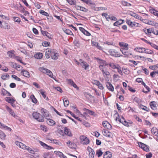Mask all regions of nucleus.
Here are the masks:
<instances>
[{
	"instance_id": "nucleus-1",
	"label": "nucleus",
	"mask_w": 158,
	"mask_h": 158,
	"mask_svg": "<svg viewBox=\"0 0 158 158\" xmlns=\"http://www.w3.org/2000/svg\"><path fill=\"white\" fill-rule=\"evenodd\" d=\"M15 144L18 146H19L20 148H22L24 150H26L30 153L32 154H34V151L31 148L27 146L25 144L22 143L18 141H16L15 142Z\"/></svg>"
},
{
	"instance_id": "nucleus-2",
	"label": "nucleus",
	"mask_w": 158,
	"mask_h": 158,
	"mask_svg": "<svg viewBox=\"0 0 158 158\" xmlns=\"http://www.w3.org/2000/svg\"><path fill=\"white\" fill-rule=\"evenodd\" d=\"M32 116L39 122H43L44 121V117L40 113L34 112L32 114Z\"/></svg>"
},
{
	"instance_id": "nucleus-3",
	"label": "nucleus",
	"mask_w": 158,
	"mask_h": 158,
	"mask_svg": "<svg viewBox=\"0 0 158 158\" xmlns=\"http://www.w3.org/2000/svg\"><path fill=\"white\" fill-rule=\"evenodd\" d=\"M96 60L99 64V67L100 69H107L108 68V64L105 61L96 58Z\"/></svg>"
},
{
	"instance_id": "nucleus-4",
	"label": "nucleus",
	"mask_w": 158,
	"mask_h": 158,
	"mask_svg": "<svg viewBox=\"0 0 158 158\" xmlns=\"http://www.w3.org/2000/svg\"><path fill=\"white\" fill-rule=\"evenodd\" d=\"M80 142L84 145H87L89 143V139L85 135H81L80 137Z\"/></svg>"
},
{
	"instance_id": "nucleus-5",
	"label": "nucleus",
	"mask_w": 158,
	"mask_h": 158,
	"mask_svg": "<svg viewBox=\"0 0 158 158\" xmlns=\"http://www.w3.org/2000/svg\"><path fill=\"white\" fill-rule=\"evenodd\" d=\"M109 52L111 55L115 57H119L123 56L122 55H120L119 53L114 49H110L109 51Z\"/></svg>"
},
{
	"instance_id": "nucleus-6",
	"label": "nucleus",
	"mask_w": 158,
	"mask_h": 158,
	"mask_svg": "<svg viewBox=\"0 0 158 158\" xmlns=\"http://www.w3.org/2000/svg\"><path fill=\"white\" fill-rule=\"evenodd\" d=\"M128 48H121L120 51L125 56V57H128L132 55L130 51L128 50Z\"/></svg>"
},
{
	"instance_id": "nucleus-7",
	"label": "nucleus",
	"mask_w": 158,
	"mask_h": 158,
	"mask_svg": "<svg viewBox=\"0 0 158 158\" xmlns=\"http://www.w3.org/2000/svg\"><path fill=\"white\" fill-rule=\"evenodd\" d=\"M59 56L58 53L57 52L56 50L52 49V53L51 57L52 59L54 60H57Z\"/></svg>"
},
{
	"instance_id": "nucleus-8",
	"label": "nucleus",
	"mask_w": 158,
	"mask_h": 158,
	"mask_svg": "<svg viewBox=\"0 0 158 158\" xmlns=\"http://www.w3.org/2000/svg\"><path fill=\"white\" fill-rule=\"evenodd\" d=\"M108 68H112L113 69H120L121 68L118 64L113 63L109 64L107 65Z\"/></svg>"
},
{
	"instance_id": "nucleus-9",
	"label": "nucleus",
	"mask_w": 158,
	"mask_h": 158,
	"mask_svg": "<svg viewBox=\"0 0 158 158\" xmlns=\"http://www.w3.org/2000/svg\"><path fill=\"white\" fill-rule=\"evenodd\" d=\"M102 72L106 80L108 81L109 78L110 77L109 72L107 70H102Z\"/></svg>"
},
{
	"instance_id": "nucleus-10",
	"label": "nucleus",
	"mask_w": 158,
	"mask_h": 158,
	"mask_svg": "<svg viewBox=\"0 0 158 158\" xmlns=\"http://www.w3.org/2000/svg\"><path fill=\"white\" fill-rule=\"evenodd\" d=\"M87 149L88 151L89 152V157L90 158H94L95 154L94 150L89 146L87 147Z\"/></svg>"
},
{
	"instance_id": "nucleus-11",
	"label": "nucleus",
	"mask_w": 158,
	"mask_h": 158,
	"mask_svg": "<svg viewBox=\"0 0 158 158\" xmlns=\"http://www.w3.org/2000/svg\"><path fill=\"white\" fill-rule=\"evenodd\" d=\"M83 111H85V112L84 113V114H89L93 115L94 116H96V114H95V112L92 110H90L89 109H88L86 108H84L83 109Z\"/></svg>"
},
{
	"instance_id": "nucleus-12",
	"label": "nucleus",
	"mask_w": 158,
	"mask_h": 158,
	"mask_svg": "<svg viewBox=\"0 0 158 158\" xmlns=\"http://www.w3.org/2000/svg\"><path fill=\"white\" fill-rule=\"evenodd\" d=\"M67 146L70 148L75 149L76 147V144L74 143H72L70 140L66 142Z\"/></svg>"
},
{
	"instance_id": "nucleus-13",
	"label": "nucleus",
	"mask_w": 158,
	"mask_h": 158,
	"mask_svg": "<svg viewBox=\"0 0 158 158\" xmlns=\"http://www.w3.org/2000/svg\"><path fill=\"white\" fill-rule=\"evenodd\" d=\"M39 142L40 144L44 148L46 149L50 150L53 149V148H52V147L47 145V144L43 143V142H42L41 141H39Z\"/></svg>"
},
{
	"instance_id": "nucleus-14",
	"label": "nucleus",
	"mask_w": 158,
	"mask_h": 158,
	"mask_svg": "<svg viewBox=\"0 0 158 158\" xmlns=\"http://www.w3.org/2000/svg\"><path fill=\"white\" fill-rule=\"evenodd\" d=\"M79 61L80 62L81 65L85 69L88 68L89 65L86 62H85L82 59L79 60Z\"/></svg>"
},
{
	"instance_id": "nucleus-15",
	"label": "nucleus",
	"mask_w": 158,
	"mask_h": 158,
	"mask_svg": "<svg viewBox=\"0 0 158 158\" xmlns=\"http://www.w3.org/2000/svg\"><path fill=\"white\" fill-rule=\"evenodd\" d=\"M103 135L108 137H111L112 134L107 130L104 129L102 131Z\"/></svg>"
},
{
	"instance_id": "nucleus-16",
	"label": "nucleus",
	"mask_w": 158,
	"mask_h": 158,
	"mask_svg": "<svg viewBox=\"0 0 158 158\" xmlns=\"http://www.w3.org/2000/svg\"><path fill=\"white\" fill-rule=\"evenodd\" d=\"M6 108L7 110L9 112L11 115L14 117H17V116L15 115V113H14V111L12 110V109L10 108L8 106H6Z\"/></svg>"
},
{
	"instance_id": "nucleus-17",
	"label": "nucleus",
	"mask_w": 158,
	"mask_h": 158,
	"mask_svg": "<svg viewBox=\"0 0 158 158\" xmlns=\"http://www.w3.org/2000/svg\"><path fill=\"white\" fill-rule=\"evenodd\" d=\"M75 7L77 10L83 12H87L88 10V9L86 8L79 5H75Z\"/></svg>"
},
{
	"instance_id": "nucleus-18",
	"label": "nucleus",
	"mask_w": 158,
	"mask_h": 158,
	"mask_svg": "<svg viewBox=\"0 0 158 158\" xmlns=\"http://www.w3.org/2000/svg\"><path fill=\"white\" fill-rule=\"evenodd\" d=\"M52 53V49H47L46 50L45 54L47 58H49L51 56Z\"/></svg>"
},
{
	"instance_id": "nucleus-19",
	"label": "nucleus",
	"mask_w": 158,
	"mask_h": 158,
	"mask_svg": "<svg viewBox=\"0 0 158 158\" xmlns=\"http://www.w3.org/2000/svg\"><path fill=\"white\" fill-rule=\"evenodd\" d=\"M40 71L42 73L46 74L51 77L53 75L52 73L50 70H41Z\"/></svg>"
},
{
	"instance_id": "nucleus-20",
	"label": "nucleus",
	"mask_w": 158,
	"mask_h": 158,
	"mask_svg": "<svg viewBox=\"0 0 158 158\" xmlns=\"http://www.w3.org/2000/svg\"><path fill=\"white\" fill-rule=\"evenodd\" d=\"M102 125L104 127L107 129H110L111 128V125L106 121H104L102 123Z\"/></svg>"
},
{
	"instance_id": "nucleus-21",
	"label": "nucleus",
	"mask_w": 158,
	"mask_h": 158,
	"mask_svg": "<svg viewBox=\"0 0 158 158\" xmlns=\"http://www.w3.org/2000/svg\"><path fill=\"white\" fill-rule=\"evenodd\" d=\"M0 128L2 129H4L10 131H11L12 130L10 128L6 126L5 124L1 123L0 122Z\"/></svg>"
},
{
	"instance_id": "nucleus-22",
	"label": "nucleus",
	"mask_w": 158,
	"mask_h": 158,
	"mask_svg": "<svg viewBox=\"0 0 158 158\" xmlns=\"http://www.w3.org/2000/svg\"><path fill=\"white\" fill-rule=\"evenodd\" d=\"M64 133L65 135H68L69 136H72V134L71 133L70 130L68 128L66 127H65L64 128Z\"/></svg>"
},
{
	"instance_id": "nucleus-23",
	"label": "nucleus",
	"mask_w": 158,
	"mask_h": 158,
	"mask_svg": "<svg viewBox=\"0 0 158 158\" xmlns=\"http://www.w3.org/2000/svg\"><path fill=\"white\" fill-rule=\"evenodd\" d=\"M79 29L85 35L88 36L90 35V34L87 31L85 30L83 27H79Z\"/></svg>"
},
{
	"instance_id": "nucleus-24",
	"label": "nucleus",
	"mask_w": 158,
	"mask_h": 158,
	"mask_svg": "<svg viewBox=\"0 0 158 158\" xmlns=\"http://www.w3.org/2000/svg\"><path fill=\"white\" fill-rule=\"evenodd\" d=\"M22 74L24 76L29 77H30V75L29 73L26 70H23L21 72Z\"/></svg>"
},
{
	"instance_id": "nucleus-25",
	"label": "nucleus",
	"mask_w": 158,
	"mask_h": 158,
	"mask_svg": "<svg viewBox=\"0 0 158 158\" xmlns=\"http://www.w3.org/2000/svg\"><path fill=\"white\" fill-rule=\"evenodd\" d=\"M106 86L107 88L110 91H113L114 88L112 85L109 82H107L106 84Z\"/></svg>"
},
{
	"instance_id": "nucleus-26",
	"label": "nucleus",
	"mask_w": 158,
	"mask_h": 158,
	"mask_svg": "<svg viewBox=\"0 0 158 158\" xmlns=\"http://www.w3.org/2000/svg\"><path fill=\"white\" fill-rule=\"evenodd\" d=\"M145 48L143 47L136 48H135V51L139 52L144 53Z\"/></svg>"
},
{
	"instance_id": "nucleus-27",
	"label": "nucleus",
	"mask_w": 158,
	"mask_h": 158,
	"mask_svg": "<svg viewBox=\"0 0 158 158\" xmlns=\"http://www.w3.org/2000/svg\"><path fill=\"white\" fill-rule=\"evenodd\" d=\"M124 21V20H123L119 19L115 22L114 23L113 25L114 26H119L120 25L123 24V23Z\"/></svg>"
},
{
	"instance_id": "nucleus-28",
	"label": "nucleus",
	"mask_w": 158,
	"mask_h": 158,
	"mask_svg": "<svg viewBox=\"0 0 158 158\" xmlns=\"http://www.w3.org/2000/svg\"><path fill=\"white\" fill-rule=\"evenodd\" d=\"M47 123L50 126H53L56 124L55 122L52 119H48Z\"/></svg>"
},
{
	"instance_id": "nucleus-29",
	"label": "nucleus",
	"mask_w": 158,
	"mask_h": 158,
	"mask_svg": "<svg viewBox=\"0 0 158 158\" xmlns=\"http://www.w3.org/2000/svg\"><path fill=\"white\" fill-rule=\"evenodd\" d=\"M112 157V154L109 152H106L104 155V158H111Z\"/></svg>"
},
{
	"instance_id": "nucleus-30",
	"label": "nucleus",
	"mask_w": 158,
	"mask_h": 158,
	"mask_svg": "<svg viewBox=\"0 0 158 158\" xmlns=\"http://www.w3.org/2000/svg\"><path fill=\"white\" fill-rule=\"evenodd\" d=\"M152 133L155 136L158 135V130L156 127H153L151 130Z\"/></svg>"
},
{
	"instance_id": "nucleus-31",
	"label": "nucleus",
	"mask_w": 158,
	"mask_h": 158,
	"mask_svg": "<svg viewBox=\"0 0 158 158\" xmlns=\"http://www.w3.org/2000/svg\"><path fill=\"white\" fill-rule=\"evenodd\" d=\"M119 45L121 47H123V48H128V44L124 42H119Z\"/></svg>"
},
{
	"instance_id": "nucleus-32",
	"label": "nucleus",
	"mask_w": 158,
	"mask_h": 158,
	"mask_svg": "<svg viewBox=\"0 0 158 158\" xmlns=\"http://www.w3.org/2000/svg\"><path fill=\"white\" fill-rule=\"evenodd\" d=\"M43 56V54L42 53L38 52L37 53L34 55V57L37 59H41Z\"/></svg>"
},
{
	"instance_id": "nucleus-33",
	"label": "nucleus",
	"mask_w": 158,
	"mask_h": 158,
	"mask_svg": "<svg viewBox=\"0 0 158 158\" xmlns=\"http://www.w3.org/2000/svg\"><path fill=\"white\" fill-rule=\"evenodd\" d=\"M142 84L143 85L145 88L147 90V91H145L144 90H143L142 91L144 93H147L150 91V88L146 85L144 82H142Z\"/></svg>"
},
{
	"instance_id": "nucleus-34",
	"label": "nucleus",
	"mask_w": 158,
	"mask_h": 158,
	"mask_svg": "<svg viewBox=\"0 0 158 158\" xmlns=\"http://www.w3.org/2000/svg\"><path fill=\"white\" fill-rule=\"evenodd\" d=\"M66 111L67 112L70 114L74 118L76 119L77 120L79 121H80L81 122V120L80 118L76 117L73 113H72V112L71 111L69 110H67Z\"/></svg>"
},
{
	"instance_id": "nucleus-35",
	"label": "nucleus",
	"mask_w": 158,
	"mask_h": 158,
	"mask_svg": "<svg viewBox=\"0 0 158 158\" xmlns=\"http://www.w3.org/2000/svg\"><path fill=\"white\" fill-rule=\"evenodd\" d=\"M150 105L152 109L154 110L156 109V106L155 104V102L154 101L151 102H150Z\"/></svg>"
},
{
	"instance_id": "nucleus-36",
	"label": "nucleus",
	"mask_w": 158,
	"mask_h": 158,
	"mask_svg": "<svg viewBox=\"0 0 158 158\" xmlns=\"http://www.w3.org/2000/svg\"><path fill=\"white\" fill-rule=\"evenodd\" d=\"M154 29L152 28H149L145 29L144 30L145 33L148 35L150 34L151 33H153Z\"/></svg>"
},
{
	"instance_id": "nucleus-37",
	"label": "nucleus",
	"mask_w": 158,
	"mask_h": 158,
	"mask_svg": "<svg viewBox=\"0 0 158 158\" xmlns=\"http://www.w3.org/2000/svg\"><path fill=\"white\" fill-rule=\"evenodd\" d=\"M129 15L138 19H140V18H141V17L135 13L132 12V13L129 14Z\"/></svg>"
},
{
	"instance_id": "nucleus-38",
	"label": "nucleus",
	"mask_w": 158,
	"mask_h": 158,
	"mask_svg": "<svg viewBox=\"0 0 158 158\" xmlns=\"http://www.w3.org/2000/svg\"><path fill=\"white\" fill-rule=\"evenodd\" d=\"M150 12L154 15L157 16L158 17V11L155 10L153 9H150L149 10Z\"/></svg>"
},
{
	"instance_id": "nucleus-39",
	"label": "nucleus",
	"mask_w": 158,
	"mask_h": 158,
	"mask_svg": "<svg viewBox=\"0 0 158 158\" xmlns=\"http://www.w3.org/2000/svg\"><path fill=\"white\" fill-rule=\"evenodd\" d=\"M5 100L6 102L9 103H11L12 102H15V100L12 98L10 97H6Z\"/></svg>"
},
{
	"instance_id": "nucleus-40",
	"label": "nucleus",
	"mask_w": 158,
	"mask_h": 158,
	"mask_svg": "<svg viewBox=\"0 0 158 158\" xmlns=\"http://www.w3.org/2000/svg\"><path fill=\"white\" fill-rule=\"evenodd\" d=\"M63 100L64 102V106L67 107L69 104V102L68 100H67L65 98L63 99Z\"/></svg>"
},
{
	"instance_id": "nucleus-41",
	"label": "nucleus",
	"mask_w": 158,
	"mask_h": 158,
	"mask_svg": "<svg viewBox=\"0 0 158 158\" xmlns=\"http://www.w3.org/2000/svg\"><path fill=\"white\" fill-rule=\"evenodd\" d=\"M139 108L142 110H146L147 111H148L149 110V109L146 106H144L142 105H140L139 106Z\"/></svg>"
},
{
	"instance_id": "nucleus-42",
	"label": "nucleus",
	"mask_w": 158,
	"mask_h": 158,
	"mask_svg": "<svg viewBox=\"0 0 158 158\" xmlns=\"http://www.w3.org/2000/svg\"><path fill=\"white\" fill-rule=\"evenodd\" d=\"M144 51V53L150 54H152L153 53V51L151 50L145 48Z\"/></svg>"
},
{
	"instance_id": "nucleus-43",
	"label": "nucleus",
	"mask_w": 158,
	"mask_h": 158,
	"mask_svg": "<svg viewBox=\"0 0 158 158\" xmlns=\"http://www.w3.org/2000/svg\"><path fill=\"white\" fill-rule=\"evenodd\" d=\"M6 136V135L3 132L0 130V138L2 139H4Z\"/></svg>"
},
{
	"instance_id": "nucleus-44",
	"label": "nucleus",
	"mask_w": 158,
	"mask_h": 158,
	"mask_svg": "<svg viewBox=\"0 0 158 158\" xmlns=\"http://www.w3.org/2000/svg\"><path fill=\"white\" fill-rule=\"evenodd\" d=\"M88 5H92L93 2L91 0H81Z\"/></svg>"
},
{
	"instance_id": "nucleus-45",
	"label": "nucleus",
	"mask_w": 158,
	"mask_h": 158,
	"mask_svg": "<svg viewBox=\"0 0 158 158\" xmlns=\"http://www.w3.org/2000/svg\"><path fill=\"white\" fill-rule=\"evenodd\" d=\"M43 156L44 158H52L51 154L47 153H44Z\"/></svg>"
},
{
	"instance_id": "nucleus-46",
	"label": "nucleus",
	"mask_w": 158,
	"mask_h": 158,
	"mask_svg": "<svg viewBox=\"0 0 158 158\" xmlns=\"http://www.w3.org/2000/svg\"><path fill=\"white\" fill-rule=\"evenodd\" d=\"M30 98L32 102L35 103H36L37 102V101L34 95H31L30 96Z\"/></svg>"
},
{
	"instance_id": "nucleus-47",
	"label": "nucleus",
	"mask_w": 158,
	"mask_h": 158,
	"mask_svg": "<svg viewBox=\"0 0 158 158\" xmlns=\"http://www.w3.org/2000/svg\"><path fill=\"white\" fill-rule=\"evenodd\" d=\"M41 129L44 131L46 132L48 131V128L45 125H42L40 126Z\"/></svg>"
},
{
	"instance_id": "nucleus-48",
	"label": "nucleus",
	"mask_w": 158,
	"mask_h": 158,
	"mask_svg": "<svg viewBox=\"0 0 158 158\" xmlns=\"http://www.w3.org/2000/svg\"><path fill=\"white\" fill-rule=\"evenodd\" d=\"M103 152L100 149L98 150L96 152V155L98 156V157L101 156Z\"/></svg>"
},
{
	"instance_id": "nucleus-49",
	"label": "nucleus",
	"mask_w": 158,
	"mask_h": 158,
	"mask_svg": "<svg viewBox=\"0 0 158 158\" xmlns=\"http://www.w3.org/2000/svg\"><path fill=\"white\" fill-rule=\"evenodd\" d=\"M1 94L3 96L6 95L8 93V91L4 88L1 89Z\"/></svg>"
},
{
	"instance_id": "nucleus-50",
	"label": "nucleus",
	"mask_w": 158,
	"mask_h": 158,
	"mask_svg": "<svg viewBox=\"0 0 158 158\" xmlns=\"http://www.w3.org/2000/svg\"><path fill=\"white\" fill-rule=\"evenodd\" d=\"M39 91L41 94L42 95L44 98H46V95L45 94V92L43 89H41Z\"/></svg>"
},
{
	"instance_id": "nucleus-51",
	"label": "nucleus",
	"mask_w": 158,
	"mask_h": 158,
	"mask_svg": "<svg viewBox=\"0 0 158 158\" xmlns=\"http://www.w3.org/2000/svg\"><path fill=\"white\" fill-rule=\"evenodd\" d=\"M51 141L52 143H53L56 144H58V145H60L61 144V143L58 140L56 139H52L51 140Z\"/></svg>"
},
{
	"instance_id": "nucleus-52",
	"label": "nucleus",
	"mask_w": 158,
	"mask_h": 158,
	"mask_svg": "<svg viewBox=\"0 0 158 158\" xmlns=\"http://www.w3.org/2000/svg\"><path fill=\"white\" fill-rule=\"evenodd\" d=\"M57 154L59 155L60 158H67L66 156H64L62 152H57Z\"/></svg>"
},
{
	"instance_id": "nucleus-53",
	"label": "nucleus",
	"mask_w": 158,
	"mask_h": 158,
	"mask_svg": "<svg viewBox=\"0 0 158 158\" xmlns=\"http://www.w3.org/2000/svg\"><path fill=\"white\" fill-rule=\"evenodd\" d=\"M140 25V24L137 23H135V22H132L130 27H139Z\"/></svg>"
},
{
	"instance_id": "nucleus-54",
	"label": "nucleus",
	"mask_w": 158,
	"mask_h": 158,
	"mask_svg": "<svg viewBox=\"0 0 158 158\" xmlns=\"http://www.w3.org/2000/svg\"><path fill=\"white\" fill-rule=\"evenodd\" d=\"M71 5H74L75 4V0H66Z\"/></svg>"
},
{
	"instance_id": "nucleus-55",
	"label": "nucleus",
	"mask_w": 158,
	"mask_h": 158,
	"mask_svg": "<svg viewBox=\"0 0 158 158\" xmlns=\"http://www.w3.org/2000/svg\"><path fill=\"white\" fill-rule=\"evenodd\" d=\"M134 100L135 102L138 104L142 102V101L141 99L136 97L134 98Z\"/></svg>"
},
{
	"instance_id": "nucleus-56",
	"label": "nucleus",
	"mask_w": 158,
	"mask_h": 158,
	"mask_svg": "<svg viewBox=\"0 0 158 158\" xmlns=\"http://www.w3.org/2000/svg\"><path fill=\"white\" fill-rule=\"evenodd\" d=\"M40 13L42 15H45L46 16H49V15L48 13L44 11L43 10H40Z\"/></svg>"
},
{
	"instance_id": "nucleus-57",
	"label": "nucleus",
	"mask_w": 158,
	"mask_h": 158,
	"mask_svg": "<svg viewBox=\"0 0 158 158\" xmlns=\"http://www.w3.org/2000/svg\"><path fill=\"white\" fill-rule=\"evenodd\" d=\"M14 21L16 22L20 23L21 20L19 18L17 17H15L13 18Z\"/></svg>"
},
{
	"instance_id": "nucleus-58",
	"label": "nucleus",
	"mask_w": 158,
	"mask_h": 158,
	"mask_svg": "<svg viewBox=\"0 0 158 158\" xmlns=\"http://www.w3.org/2000/svg\"><path fill=\"white\" fill-rule=\"evenodd\" d=\"M158 74V71H153L151 73L150 75L152 77H154L155 74Z\"/></svg>"
},
{
	"instance_id": "nucleus-59",
	"label": "nucleus",
	"mask_w": 158,
	"mask_h": 158,
	"mask_svg": "<svg viewBox=\"0 0 158 158\" xmlns=\"http://www.w3.org/2000/svg\"><path fill=\"white\" fill-rule=\"evenodd\" d=\"M9 77V75L7 74H5L2 75L1 76V78L2 79L5 80L7 78Z\"/></svg>"
},
{
	"instance_id": "nucleus-60",
	"label": "nucleus",
	"mask_w": 158,
	"mask_h": 158,
	"mask_svg": "<svg viewBox=\"0 0 158 158\" xmlns=\"http://www.w3.org/2000/svg\"><path fill=\"white\" fill-rule=\"evenodd\" d=\"M64 32L68 35H71L72 33L71 31L69 29H66L64 30Z\"/></svg>"
},
{
	"instance_id": "nucleus-61",
	"label": "nucleus",
	"mask_w": 158,
	"mask_h": 158,
	"mask_svg": "<svg viewBox=\"0 0 158 158\" xmlns=\"http://www.w3.org/2000/svg\"><path fill=\"white\" fill-rule=\"evenodd\" d=\"M7 55L9 57H13L14 56V54L11 51L8 52H7Z\"/></svg>"
},
{
	"instance_id": "nucleus-62",
	"label": "nucleus",
	"mask_w": 158,
	"mask_h": 158,
	"mask_svg": "<svg viewBox=\"0 0 158 158\" xmlns=\"http://www.w3.org/2000/svg\"><path fill=\"white\" fill-rule=\"evenodd\" d=\"M11 77L17 81H21V79L15 75H13Z\"/></svg>"
},
{
	"instance_id": "nucleus-63",
	"label": "nucleus",
	"mask_w": 158,
	"mask_h": 158,
	"mask_svg": "<svg viewBox=\"0 0 158 158\" xmlns=\"http://www.w3.org/2000/svg\"><path fill=\"white\" fill-rule=\"evenodd\" d=\"M123 119L124 120L123 122H122V123L124 125L128 127L129 126V125L128 123L124 119V118H123Z\"/></svg>"
},
{
	"instance_id": "nucleus-64",
	"label": "nucleus",
	"mask_w": 158,
	"mask_h": 158,
	"mask_svg": "<svg viewBox=\"0 0 158 158\" xmlns=\"http://www.w3.org/2000/svg\"><path fill=\"white\" fill-rule=\"evenodd\" d=\"M149 68L151 69H156L158 68V64L150 66Z\"/></svg>"
}]
</instances>
